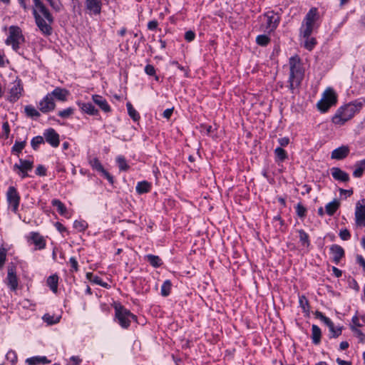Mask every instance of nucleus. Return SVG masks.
Masks as SVG:
<instances>
[{
  "mask_svg": "<svg viewBox=\"0 0 365 365\" xmlns=\"http://www.w3.org/2000/svg\"><path fill=\"white\" fill-rule=\"evenodd\" d=\"M195 37V34L192 31H187L185 34V38L188 42L193 41Z\"/></svg>",
  "mask_w": 365,
  "mask_h": 365,
  "instance_id": "052dcab7",
  "label": "nucleus"
},
{
  "mask_svg": "<svg viewBox=\"0 0 365 365\" xmlns=\"http://www.w3.org/2000/svg\"><path fill=\"white\" fill-rule=\"evenodd\" d=\"M289 86L291 91L294 93L295 88L300 85L304 76L300 61L297 56L289 58Z\"/></svg>",
  "mask_w": 365,
  "mask_h": 365,
  "instance_id": "f03ea898",
  "label": "nucleus"
},
{
  "mask_svg": "<svg viewBox=\"0 0 365 365\" xmlns=\"http://www.w3.org/2000/svg\"><path fill=\"white\" fill-rule=\"evenodd\" d=\"M36 174L39 176H44L46 174V170L43 165H39L36 168Z\"/></svg>",
  "mask_w": 365,
  "mask_h": 365,
  "instance_id": "680f3d73",
  "label": "nucleus"
},
{
  "mask_svg": "<svg viewBox=\"0 0 365 365\" xmlns=\"http://www.w3.org/2000/svg\"><path fill=\"white\" fill-rule=\"evenodd\" d=\"M92 99L93 102L99 106V108L104 112L108 113L110 111V107L107 101L101 96L93 95Z\"/></svg>",
  "mask_w": 365,
  "mask_h": 365,
  "instance_id": "a211bd4d",
  "label": "nucleus"
},
{
  "mask_svg": "<svg viewBox=\"0 0 365 365\" xmlns=\"http://www.w3.org/2000/svg\"><path fill=\"white\" fill-rule=\"evenodd\" d=\"M23 42H24V37L20 28L14 26H10L9 35L6 40V43L11 45L12 48L17 51L19 48V45Z\"/></svg>",
  "mask_w": 365,
  "mask_h": 365,
  "instance_id": "39448f33",
  "label": "nucleus"
},
{
  "mask_svg": "<svg viewBox=\"0 0 365 365\" xmlns=\"http://www.w3.org/2000/svg\"><path fill=\"white\" fill-rule=\"evenodd\" d=\"M278 142L281 146L284 147L289 144V140L288 138L284 137V138H279Z\"/></svg>",
  "mask_w": 365,
  "mask_h": 365,
  "instance_id": "774afa93",
  "label": "nucleus"
},
{
  "mask_svg": "<svg viewBox=\"0 0 365 365\" xmlns=\"http://www.w3.org/2000/svg\"><path fill=\"white\" fill-rule=\"evenodd\" d=\"M27 116L31 118H37L40 116L39 112L32 106H26L24 108Z\"/></svg>",
  "mask_w": 365,
  "mask_h": 365,
  "instance_id": "4c0bfd02",
  "label": "nucleus"
},
{
  "mask_svg": "<svg viewBox=\"0 0 365 365\" xmlns=\"http://www.w3.org/2000/svg\"><path fill=\"white\" fill-rule=\"evenodd\" d=\"M6 257V250L4 247L0 248V268L3 267Z\"/></svg>",
  "mask_w": 365,
  "mask_h": 365,
  "instance_id": "4d7b16f0",
  "label": "nucleus"
},
{
  "mask_svg": "<svg viewBox=\"0 0 365 365\" xmlns=\"http://www.w3.org/2000/svg\"><path fill=\"white\" fill-rule=\"evenodd\" d=\"M9 90L7 100L11 103L17 101L21 96L23 91L21 81L19 79L15 80L10 84Z\"/></svg>",
  "mask_w": 365,
  "mask_h": 365,
  "instance_id": "0eeeda50",
  "label": "nucleus"
},
{
  "mask_svg": "<svg viewBox=\"0 0 365 365\" xmlns=\"http://www.w3.org/2000/svg\"><path fill=\"white\" fill-rule=\"evenodd\" d=\"M101 173L102 176L106 178L110 184L113 183V177L105 169Z\"/></svg>",
  "mask_w": 365,
  "mask_h": 365,
  "instance_id": "0e129e2a",
  "label": "nucleus"
},
{
  "mask_svg": "<svg viewBox=\"0 0 365 365\" xmlns=\"http://www.w3.org/2000/svg\"><path fill=\"white\" fill-rule=\"evenodd\" d=\"M299 304L304 310H305L307 308H309L308 300L304 296H302L299 297Z\"/></svg>",
  "mask_w": 365,
  "mask_h": 365,
  "instance_id": "bf43d9fd",
  "label": "nucleus"
},
{
  "mask_svg": "<svg viewBox=\"0 0 365 365\" xmlns=\"http://www.w3.org/2000/svg\"><path fill=\"white\" fill-rule=\"evenodd\" d=\"M6 358L8 361H11L13 364L17 361V355L14 351L10 350L6 354Z\"/></svg>",
  "mask_w": 365,
  "mask_h": 365,
  "instance_id": "09e8293b",
  "label": "nucleus"
},
{
  "mask_svg": "<svg viewBox=\"0 0 365 365\" xmlns=\"http://www.w3.org/2000/svg\"><path fill=\"white\" fill-rule=\"evenodd\" d=\"M35 7L38 9L39 12L42 14L43 17L50 23L53 22V18L50 14L49 11L45 7L41 0H33Z\"/></svg>",
  "mask_w": 365,
  "mask_h": 365,
  "instance_id": "6ab92c4d",
  "label": "nucleus"
},
{
  "mask_svg": "<svg viewBox=\"0 0 365 365\" xmlns=\"http://www.w3.org/2000/svg\"><path fill=\"white\" fill-rule=\"evenodd\" d=\"M274 154L277 160L282 162L287 159L288 157L287 152L281 147L275 148Z\"/></svg>",
  "mask_w": 365,
  "mask_h": 365,
  "instance_id": "ea45409f",
  "label": "nucleus"
},
{
  "mask_svg": "<svg viewBox=\"0 0 365 365\" xmlns=\"http://www.w3.org/2000/svg\"><path fill=\"white\" fill-rule=\"evenodd\" d=\"M349 152L350 149L348 145H341L332 150L331 158L337 160H343L348 156Z\"/></svg>",
  "mask_w": 365,
  "mask_h": 365,
  "instance_id": "4468645a",
  "label": "nucleus"
},
{
  "mask_svg": "<svg viewBox=\"0 0 365 365\" xmlns=\"http://www.w3.org/2000/svg\"><path fill=\"white\" fill-rule=\"evenodd\" d=\"M326 325L329 327L330 331V338H337L341 334V328H336L331 320L329 321V322H327Z\"/></svg>",
  "mask_w": 365,
  "mask_h": 365,
  "instance_id": "bb28decb",
  "label": "nucleus"
},
{
  "mask_svg": "<svg viewBox=\"0 0 365 365\" xmlns=\"http://www.w3.org/2000/svg\"><path fill=\"white\" fill-rule=\"evenodd\" d=\"M339 235L342 240H348L351 237V234L347 229L341 230Z\"/></svg>",
  "mask_w": 365,
  "mask_h": 365,
  "instance_id": "864d4df0",
  "label": "nucleus"
},
{
  "mask_svg": "<svg viewBox=\"0 0 365 365\" xmlns=\"http://www.w3.org/2000/svg\"><path fill=\"white\" fill-rule=\"evenodd\" d=\"M46 141L52 147L57 148L59 145V135L53 128H48L43 133Z\"/></svg>",
  "mask_w": 365,
  "mask_h": 365,
  "instance_id": "ddd939ff",
  "label": "nucleus"
},
{
  "mask_svg": "<svg viewBox=\"0 0 365 365\" xmlns=\"http://www.w3.org/2000/svg\"><path fill=\"white\" fill-rule=\"evenodd\" d=\"M116 162H117L118 168L120 170L125 171L129 168V166L127 164L125 158L123 156H122V155L118 156L116 158Z\"/></svg>",
  "mask_w": 365,
  "mask_h": 365,
  "instance_id": "79ce46f5",
  "label": "nucleus"
},
{
  "mask_svg": "<svg viewBox=\"0 0 365 365\" xmlns=\"http://www.w3.org/2000/svg\"><path fill=\"white\" fill-rule=\"evenodd\" d=\"M50 94H51L53 98L54 97L59 101H65L69 95V91L65 88L57 87Z\"/></svg>",
  "mask_w": 365,
  "mask_h": 365,
  "instance_id": "aec40b11",
  "label": "nucleus"
},
{
  "mask_svg": "<svg viewBox=\"0 0 365 365\" xmlns=\"http://www.w3.org/2000/svg\"><path fill=\"white\" fill-rule=\"evenodd\" d=\"M304 40V46L309 51H312L315 45L317 44V41L313 37H306L303 38Z\"/></svg>",
  "mask_w": 365,
  "mask_h": 365,
  "instance_id": "58836bf2",
  "label": "nucleus"
},
{
  "mask_svg": "<svg viewBox=\"0 0 365 365\" xmlns=\"http://www.w3.org/2000/svg\"><path fill=\"white\" fill-rule=\"evenodd\" d=\"M135 189L138 194L147 193L151 189V184L145 180L141 181L138 182Z\"/></svg>",
  "mask_w": 365,
  "mask_h": 365,
  "instance_id": "a878e982",
  "label": "nucleus"
},
{
  "mask_svg": "<svg viewBox=\"0 0 365 365\" xmlns=\"http://www.w3.org/2000/svg\"><path fill=\"white\" fill-rule=\"evenodd\" d=\"M298 233L301 245L306 247H309L310 241L308 234L304 230H298Z\"/></svg>",
  "mask_w": 365,
  "mask_h": 365,
  "instance_id": "2f4dec72",
  "label": "nucleus"
},
{
  "mask_svg": "<svg viewBox=\"0 0 365 365\" xmlns=\"http://www.w3.org/2000/svg\"><path fill=\"white\" fill-rule=\"evenodd\" d=\"M50 6L56 11H59L61 9L62 5L58 0H47Z\"/></svg>",
  "mask_w": 365,
  "mask_h": 365,
  "instance_id": "603ef678",
  "label": "nucleus"
},
{
  "mask_svg": "<svg viewBox=\"0 0 365 365\" xmlns=\"http://www.w3.org/2000/svg\"><path fill=\"white\" fill-rule=\"evenodd\" d=\"M270 41V38L265 34L259 35L256 38V42L258 45L262 46H267Z\"/></svg>",
  "mask_w": 365,
  "mask_h": 365,
  "instance_id": "37998d69",
  "label": "nucleus"
},
{
  "mask_svg": "<svg viewBox=\"0 0 365 365\" xmlns=\"http://www.w3.org/2000/svg\"><path fill=\"white\" fill-rule=\"evenodd\" d=\"M365 103L363 98L357 99L340 107L332 117V122L336 125H343L350 120L362 108Z\"/></svg>",
  "mask_w": 365,
  "mask_h": 365,
  "instance_id": "f257e3e1",
  "label": "nucleus"
},
{
  "mask_svg": "<svg viewBox=\"0 0 365 365\" xmlns=\"http://www.w3.org/2000/svg\"><path fill=\"white\" fill-rule=\"evenodd\" d=\"M44 143L43 137L38 135L31 140V145L34 150H36L39 145Z\"/></svg>",
  "mask_w": 365,
  "mask_h": 365,
  "instance_id": "49530a36",
  "label": "nucleus"
},
{
  "mask_svg": "<svg viewBox=\"0 0 365 365\" xmlns=\"http://www.w3.org/2000/svg\"><path fill=\"white\" fill-rule=\"evenodd\" d=\"M316 317L317 318L319 319L321 321H322L325 324L329 322L331 319L326 316H324L322 312H316Z\"/></svg>",
  "mask_w": 365,
  "mask_h": 365,
  "instance_id": "e2e57ef3",
  "label": "nucleus"
},
{
  "mask_svg": "<svg viewBox=\"0 0 365 365\" xmlns=\"http://www.w3.org/2000/svg\"><path fill=\"white\" fill-rule=\"evenodd\" d=\"M26 362L29 365H38V364H48L51 363V361L48 360L46 356H33L31 358H28L26 360Z\"/></svg>",
  "mask_w": 365,
  "mask_h": 365,
  "instance_id": "393cba45",
  "label": "nucleus"
},
{
  "mask_svg": "<svg viewBox=\"0 0 365 365\" xmlns=\"http://www.w3.org/2000/svg\"><path fill=\"white\" fill-rule=\"evenodd\" d=\"M337 97L334 91L328 88L323 93L322 98L318 102L317 108L322 112H326L330 107L335 105Z\"/></svg>",
  "mask_w": 365,
  "mask_h": 365,
  "instance_id": "7ed1b4c3",
  "label": "nucleus"
},
{
  "mask_svg": "<svg viewBox=\"0 0 365 365\" xmlns=\"http://www.w3.org/2000/svg\"><path fill=\"white\" fill-rule=\"evenodd\" d=\"M90 165L93 168V169L96 170L99 173H101L104 170V168L103 167L102 164L101 163L98 158H93L91 160Z\"/></svg>",
  "mask_w": 365,
  "mask_h": 365,
  "instance_id": "c03bdc74",
  "label": "nucleus"
},
{
  "mask_svg": "<svg viewBox=\"0 0 365 365\" xmlns=\"http://www.w3.org/2000/svg\"><path fill=\"white\" fill-rule=\"evenodd\" d=\"M314 25L304 23L300 29V35L302 38L309 37L312 34Z\"/></svg>",
  "mask_w": 365,
  "mask_h": 365,
  "instance_id": "c85d7f7f",
  "label": "nucleus"
},
{
  "mask_svg": "<svg viewBox=\"0 0 365 365\" xmlns=\"http://www.w3.org/2000/svg\"><path fill=\"white\" fill-rule=\"evenodd\" d=\"M2 135L7 139L10 133V126L7 121L4 122L2 125Z\"/></svg>",
  "mask_w": 365,
  "mask_h": 365,
  "instance_id": "3c124183",
  "label": "nucleus"
},
{
  "mask_svg": "<svg viewBox=\"0 0 365 365\" xmlns=\"http://www.w3.org/2000/svg\"><path fill=\"white\" fill-rule=\"evenodd\" d=\"M355 167H356V169L354 170V171L353 173L354 177H355V178L361 177L364 170L362 168L361 166H359V165H357V163L355 164Z\"/></svg>",
  "mask_w": 365,
  "mask_h": 365,
  "instance_id": "5fc2aeb1",
  "label": "nucleus"
},
{
  "mask_svg": "<svg viewBox=\"0 0 365 365\" xmlns=\"http://www.w3.org/2000/svg\"><path fill=\"white\" fill-rule=\"evenodd\" d=\"M339 202L336 200L329 202L325 207L327 213L330 216L333 215L339 208Z\"/></svg>",
  "mask_w": 365,
  "mask_h": 365,
  "instance_id": "c756f323",
  "label": "nucleus"
},
{
  "mask_svg": "<svg viewBox=\"0 0 365 365\" xmlns=\"http://www.w3.org/2000/svg\"><path fill=\"white\" fill-rule=\"evenodd\" d=\"M115 318L121 327L127 329L130 324L131 320H135L136 317L129 310L123 306H116L115 307Z\"/></svg>",
  "mask_w": 365,
  "mask_h": 365,
  "instance_id": "20e7f679",
  "label": "nucleus"
},
{
  "mask_svg": "<svg viewBox=\"0 0 365 365\" xmlns=\"http://www.w3.org/2000/svg\"><path fill=\"white\" fill-rule=\"evenodd\" d=\"M306 211H307L306 208L301 203H298L296 205V212L299 217H304L305 214H306Z\"/></svg>",
  "mask_w": 365,
  "mask_h": 365,
  "instance_id": "8fccbe9b",
  "label": "nucleus"
},
{
  "mask_svg": "<svg viewBox=\"0 0 365 365\" xmlns=\"http://www.w3.org/2000/svg\"><path fill=\"white\" fill-rule=\"evenodd\" d=\"M26 144V140H23V141L16 140L14 145L12 147V153L16 155H19L22 151V150L25 148Z\"/></svg>",
  "mask_w": 365,
  "mask_h": 365,
  "instance_id": "e433bc0d",
  "label": "nucleus"
},
{
  "mask_svg": "<svg viewBox=\"0 0 365 365\" xmlns=\"http://www.w3.org/2000/svg\"><path fill=\"white\" fill-rule=\"evenodd\" d=\"M33 168V162L27 160H19V164L16 163L14 165V170L18 169L19 171H30Z\"/></svg>",
  "mask_w": 365,
  "mask_h": 365,
  "instance_id": "412c9836",
  "label": "nucleus"
},
{
  "mask_svg": "<svg viewBox=\"0 0 365 365\" xmlns=\"http://www.w3.org/2000/svg\"><path fill=\"white\" fill-rule=\"evenodd\" d=\"M158 23L156 20L150 21L148 24V29L149 30H155L157 29Z\"/></svg>",
  "mask_w": 365,
  "mask_h": 365,
  "instance_id": "338daca9",
  "label": "nucleus"
},
{
  "mask_svg": "<svg viewBox=\"0 0 365 365\" xmlns=\"http://www.w3.org/2000/svg\"><path fill=\"white\" fill-rule=\"evenodd\" d=\"M73 113H74V109L73 108L69 107V108H67L66 109L58 111V115L62 118H67L70 117L71 115H73Z\"/></svg>",
  "mask_w": 365,
  "mask_h": 365,
  "instance_id": "a18cd8bd",
  "label": "nucleus"
},
{
  "mask_svg": "<svg viewBox=\"0 0 365 365\" xmlns=\"http://www.w3.org/2000/svg\"><path fill=\"white\" fill-rule=\"evenodd\" d=\"M263 21H265V26H262V30L267 31L269 33L273 31L278 26L280 18L273 11H269L265 13L262 18Z\"/></svg>",
  "mask_w": 365,
  "mask_h": 365,
  "instance_id": "423d86ee",
  "label": "nucleus"
},
{
  "mask_svg": "<svg viewBox=\"0 0 365 365\" xmlns=\"http://www.w3.org/2000/svg\"><path fill=\"white\" fill-rule=\"evenodd\" d=\"M85 5L90 14L94 15L101 14L102 6L101 0H85Z\"/></svg>",
  "mask_w": 365,
  "mask_h": 365,
  "instance_id": "2eb2a0df",
  "label": "nucleus"
},
{
  "mask_svg": "<svg viewBox=\"0 0 365 365\" xmlns=\"http://www.w3.org/2000/svg\"><path fill=\"white\" fill-rule=\"evenodd\" d=\"M56 104L51 94L48 93L38 104L39 110L43 113H48L55 108Z\"/></svg>",
  "mask_w": 365,
  "mask_h": 365,
  "instance_id": "f8f14e48",
  "label": "nucleus"
},
{
  "mask_svg": "<svg viewBox=\"0 0 365 365\" xmlns=\"http://www.w3.org/2000/svg\"><path fill=\"white\" fill-rule=\"evenodd\" d=\"M363 204L358 202L356 205L355 222L358 227H365V200Z\"/></svg>",
  "mask_w": 365,
  "mask_h": 365,
  "instance_id": "9d476101",
  "label": "nucleus"
},
{
  "mask_svg": "<svg viewBox=\"0 0 365 365\" xmlns=\"http://www.w3.org/2000/svg\"><path fill=\"white\" fill-rule=\"evenodd\" d=\"M317 9L316 8H312L307 14L304 18V23L314 25V22L317 19Z\"/></svg>",
  "mask_w": 365,
  "mask_h": 365,
  "instance_id": "cd10ccee",
  "label": "nucleus"
},
{
  "mask_svg": "<svg viewBox=\"0 0 365 365\" xmlns=\"http://www.w3.org/2000/svg\"><path fill=\"white\" fill-rule=\"evenodd\" d=\"M43 320L46 322L48 325H52L57 324L59 322L61 317L60 316H54V315H50L49 314H45L43 317Z\"/></svg>",
  "mask_w": 365,
  "mask_h": 365,
  "instance_id": "c9c22d12",
  "label": "nucleus"
},
{
  "mask_svg": "<svg viewBox=\"0 0 365 365\" xmlns=\"http://www.w3.org/2000/svg\"><path fill=\"white\" fill-rule=\"evenodd\" d=\"M31 240L38 249L41 250L45 247L46 242L43 237L37 232L31 233Z\"/></svg>",
  "mask_w": 365,
  "mask_h": 365,
  "instance_id": "4be33fe9",
  "label": "nucleus"
},
{
  "mask_svg": "<svg viewBox=\"0 0 365 365\" xmlns=\"http://www.w3.org/2000/svg\"><path fill=\"white\" fill-rule=\"evenodd\" d=\"M147 261L154 267H159L162 264L161 259L153 255H148L145 256Z\"/></svg>",
  "mask_w": 365,
  "mask_h": 365,
  "instance_id": "473e14b6",
  "label": "nucleus"
},
{
  "mask_svg": "<svg viewBox=\"0 0 365 365\" xmlns=\"http://www.w3.org/2000/svg\"><path fill=\"white\" fill-rule=\"evenodd\" d=\"M126 107L128 109V113L130 117L134 120L137 121L140 119V115L138 112L133 107L132 104L130 102L126 103Z\"/></svg>",
  "mask_w": 365,
  "mask_h": 365,
  "instance_id": "f704fd0d",
  "label": "nucleus"
},
{
  "mask_svg": "<svg viewBox=\"0 0 365 365\" xmlns=\"http://www.w3.org/2000/svg\"><path fill=\"white\" fill-rule=\"evenodd\" d=\"M321 336H322V331H321L320 328L317 325L313 324L312 326V336H311L312 343L315 345L319 344V343L321 342Z\"/></svg>",
  "mask_w": 365,
  "mask_h": 365,
  "instance_id": "b1692460",
  "label": "nucleus"
},
{
  "mask_svg": "<svg viewBox=\"0 0 365 365\" xmlns=\"http://www.w3.org/2000/svg\"><path fill=\"white\" fill-rule=\"evenodd\" d=\"M6 282L11 291L16 290L18 287V279L16 274V267L14 265H10L8 267V273Z\"/></svg>",
  "mask_w": 365,
  "mask_h": 365,
  "instance_id": "9b49d317",
  "label": "nucleus"
},
{
  "mask_svg": "<svg viewBox=\"0 0 365 365\" xmlns=\"http://www.w3.org/2000/svg\"><path fill=\"white\" fill-rule=\"evenodd\" d=\"M171 282L170 280H165L161 287V294L167 297L170 294L171 290Z\"/></svg>",
  "mask_w": 365,
  "mask_h": 365,
  "instance_id": "a19ab883",
  "label": "nucleus"
},
{
  "mask_svg": "<svg viewBox=\"0 0 365 365\" xmlns=\"http://www.w3.org/2000/svg\"><path fill=\"white\" fill-rule=\"evenodd\" d=\"M73 227L80 232H83L87 228V223L85 221L76 220Z\"/></svg>",
  "mask_w": 365,
  "mask_h": 365,
  "instance_id": "de8ad7c7",
  "label": "nucleus"
},
{
  "mask_svg": "<svg viewBox=\"0 0 365 365\" xmlns=\"http://www.w3.org/2000/svg\"><path fill=\"white\" fill-rule=\"evenodd\" d=\"M331 173L333 178L336 180L344 182H348L349 180V174L339 168H332L331 169Z\"/></svg>",
  "mask_w": 365,
  "mask_h": 365,
  "instance_id": "dca6fc26",
  "label": "nucleus"
},
{
  "mask_svg": "<svg viewBox=\"0 0 365 365\" xmlns=\"http://www.w3.org/2000/svg\"><path fill=\"white\" fill-rule=\"evenodd\" d=\"M6 200L11 207V210L16 214L20 203V196L14 187L11 186L9 187L6 192Z\"/></svg>",
  "mask_w": 365,
  "mask_h": 365,
  "instance_id": "6e6552de",
  "label": "nucleus"
},
{
  "mask_svg": "<svg viewBox=\"0 0 365 365\" xmlns=\"http://www.w3.org/2000/svg\"><path fill=\"white\" fill-rule=\"evenodd\" d=\"M58 277L56 274L51 275L47 279V284L53 293L58 291Z\"/></svg>",
  "mask_w": 365,
  "mask_h": 365,
  "instance_id": "7c9ffc66",
  "label": "nucleus"
},
{
  "mask_svg": "<svg viewBox=\"0 0 365 365\" xmlns=\"http://www.w3.org/2000/svg\"><path fill=\"white\" fill-rule=\"evenodd\" d=\"M79 108L86 113L89 115H96L98 113V110L95 108L94 106L91 103H77Z\"/></svg>",
  "mask_w": 365,
  "mask_h": 365,
  "instance_id": "5701e85b",
  "label": "nucleus"
},
{
  "mask_svg": "<svg viewBox=\"0 0 365 365\" xmlns=\"http://www.w3.org/2000/svg\"><path fill=\"white\" fill-rule=\"evenodd\" d=\"M51 204L53 206L57 208L58 213L61 215H65L67 211V209L64 204L58 199H53L51 201Z\"/></svg>",
  "mask_w": 365,
  "mask_h": 365,
  "instance_id": "72a5a7b5",
  "label": "nucleus"
},
{
  "mask_svg": "<svg viewBox=\"0 0 365 365\" xmlns=\"http://www.w3.org/2000/svg\"><path fill=\"white\" fill-rule=\"evenodd\" d=\"M34 16L35 18L36 24L37 26L39 28L41 31L45 35H50L52 32V28L51 26V23L47 20L48 23L43 19L40 14L38 13L36 9H34L33 11ZM53 22H51L52 24Z\"/></svg>",
  "mask_w": 365,
  "mask_h": 365,
  "instance_id": "1a4fd4ad",
  "label": "nucleus"
},
{
  "mask_svg": "<svg viewBox=\"0 0 365 365\" xmlns=\"http://www.w3.org/2000/svg\"><path fill=\"white\" fill-rule=\"evenodd\" d=\"M69 262L71 266V272H77L78 270V262L76 259V258L73 257H71L69 259Z\"/></svg>",
  "mask_w": 365,
  "mask_h": 365,
  "instance_id": "6e6d98bb",
  "label": "nucleus"
},
{
  "mask_svg": "<svg viewBox=\"0 0 365 365\" xmlns=\"http://www.w3.org/2000/svg\"><path fill=\"white\" fill-rule=\"evenodd\" d=\"M330 252L333 256V261L335 264H338L340 259L344 256V249L338 245H332L330 247Z\"/></svg>",
  "mask_w": 365,
  "mask_h": 365,
  "instance_id": "f3484780",
  "label": "nucleus"
},
{
  "mask_svg": "<svg viewBox=\"0 0 365 365\" xmlns=\"http://www.w3.org/2000/svg\"><path fill=\"white\" fill-rule=\"evenodd\" d=\"M145 72L148 76H154L155 74V69L153 66L148 64L145 67Z\"/></svg>",
  "mask_w": 365,
  "mask_h": 365,
  "instance_id": "13d9d810",
  "label": "nucleus"
},
{
  "mask_svg": "<svg viewBox=\"0 0 365 365\" xmlns=\"http://www.w3.org/2000/svg\"><path fill=\"white\" fill-rule=\"evenodd\" d=\"M70 361L72 362L73 365H81L82 362V359L78 356H73L70 358Z\"/></svg>",
  "mask_w": 365,
  "mask_h": 365,
  "instance_id": "69168bd1",
  "label": "nucleus"
}]
</instances>
